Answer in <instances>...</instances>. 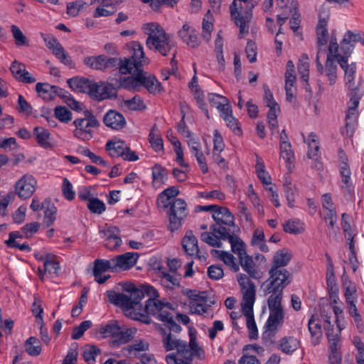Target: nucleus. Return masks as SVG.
Instances as JSON below:
<instances>
[{
    "label": "nucleus",
    "mask_w": 364,
    "mask_h": 364,
    "mask_svg": "<svg viewBox=\"0 0 364 364\" xmlns=\"http://www.w3.org/2000/svg\"><path fill=\"white\" fill-rule=\"evenodd\" d=\"M92 91L91 98L97 101L117 97L115 88L111 84L103 82H95Z\"/></svg>",
    "instance_id": "a211bd4d"
},
{
    "label": "nucleus",
    "mask_w": 364,
    "mask_h": 364,
    "mask_svg": "<svg viewBox=\"0 0 364 364\" xmlns=\"http://www.w3.org/2000/svg\"><path fill=\"white\" fill-rule=\"evenodd\" d=\"M55 116L60 122L67 123L72 119V113L65 107H56L55 108Z\"/></svg>",
    "instance_id": "13d9d810"
},
{
    "label": "nucleus",
    "mask_w": 364,
    "mask_h": 364,
    "mask_svg": "<svg viewBox=\"0 0 364 364\" xmlns=\"http://www.w3.org/2000/svg\"><path fill=\"white\" fill-rule=\"evenodd\" d=\"M140 86L143 85L146 89L152 94H156L161 91V83L157 79L147 73H143V68L141 71Z\"/></svg>",
    "instance_id": "bb28decb"
},
{
    "label": "nucleus",
    "mask_w": 364,
    "mask_h": 364,
    "mask_svg": "<svg viewBox=\"0 0 364 364\" xmlns=\"http://www.w3.org/2000/svg\"><path fill=\"white\" fill-rule=\"evenodd\" d=\"M83 114L84 117L74 120L75 129L73 134L80 139L88 141L92 138L93 132L91 129L98 127L100 122L90 110H85Z\"/></svg>",
    "instance_id": "6e6552de"
},
{
    "label": "nucleus",
    "mask_w": 364,
    "mask_h": 364,
    "mask_svg": "<svg viewBox=\"0 0 364 364\" xmlns=\"http://www.w3.org/2000/svg\"><path fill=\"white\" fill-rule=\"evenodd\" d=\"M269 316L265 323L264 336H274L278 329L284 323V310L281 301L267 300Z\"/></svg>",
    "instance_id": "0eeeda50"
},
{
    "label": "nucleus",
    "mask_w": 364,
    "mask_h": 364,
    "mask_svg": "<svg viewBox=\"0 0 364 364\" xmlns=\"http://www.w3.org/2000/svg\"><path fill=\"white\" fill-rule=\"evenodd\" d=\"M284 231L290 234H299L304 231V223L299 220H289L283 224Z\"/></svg>",
    "instance_id": "a18cd8bd"
},
{
    "label": "nucleus",
    "mask_w": 364,
    "mask_h": 364,
    "mask_svg": "<svg viewBox=\"0 0 364 364\" xmlns=\"http://www.w3.org/2000/svg\"><path fill=\"white\" fill-rule=\"evenodd\" d=\"M298 71L301 75V79L309 85L308 80L309 76V59L306 54H302L298 63Z\"/></svg>",
    "instance_id": "37998d69"
},
{
    "label": "nucleus",
    "mask_w": 364,
    "mask_h": 364,
    "mask_svg": "<svg viewBox=\"0 0 364 364\" xmlns=\"http://www.w3.org/2000/svg\"><path fill=\"white\" fill-rule=\"evenodd\" d=\"M228 241L231 245L232 251L238 256L239 259L247 255L245 245L240 237L234 235Z\"/></svg>",
    "instance_id": "c03bdc74"
},
{
    "label": "nucleus",
    "mask_w": 364,
    "mask_h": 364,
    "mask_svg": "<svg viewBox=\"0 0 364 364\" xmlns=\"http://www.w3.org/2000/svg\"><path fill=\"white\" fill-rule=\"evenodd\" d=\"M222 224L223 223H215L210 227V230L220 237V240H229L234 235L231 234L230 230L223 226Z\"/></svg>",
    "instance_id": "8fccbe9b"
},
{
    "label": "nucleus",
    "mask_w": 364,
    "mask_h": 364,
    "mask_svg": "<svg viewBox=\"0 0 364 364\" xmlns=\"http://www.w3.org/2000/svg\"><path fill=\"white\" fill-rule=\"evenodd\" d=\"M182 41L191 48H196L199 45V40L196 31L191 28L188 23L183 24L178 32Z\"/></svg>",
    "instance_id": "393cba45"
},
{
    "label": "nucleus",
    "mask_w": 364,
    "mask_h": 364,
    "mask_svg": "<svg viewBox=\"0 0 364 364\" xmlns=\"http://www.w3.org/2000/svg\"><path fill=\"white\" fill-rule=\"evenodd\" d=\"M127 48L130 56L128 58H119L117 57L109 58L105 55L86 57L83 63L87 67L105 71L107 70H119L121 74L126 75L129 72L137 70L141 66V61L144 55L142 46L138 41H132L127 44Z\"/></svg>",
    "instance_id": "f257e3e1"
},
{
    "label": "nucleus",
    "mask_w": 364,
    "mask_h": 364,
    "mask_svg": "<svg viewBox=\"0 0 364 364\" xmlns=\"http://www.w3.org/2000/svg\"><path fill=\"white\" fill-rule=\"evenodd\" d=\"M182 293L192 300L189 304L191 313L203 315L208 312L210 304H208L205 291L198 292L196 290L186 289Z\"/></svg>",
    "instance_id": "f8f14e48"
},
{
    "label": "nucleus",
    "mask_w": 364,
    "mask_h": 364,
    "mask_svg": "<svg viewBox=\"0 0 364 364\" xmlns=\"http://www.w3.org/2000/svg\"><path fill=\"white\" fill-rule=\"evenodd\" d=\"M11 32L14 36V38L15 39V42L17 46H21L23 45H28V41L26 39V37L23 35L22 31L20 30V28L15 26H11Z\"/></svg>",
    "instance_id": "052dcab7"
},
{
    "label": "nucleus",
    "mask_w": 364,
    "mask_h": 364,
    "mask_svg": "<svg viewBox=\"0 0 364 364\" xmlns=\"http://www.w3.org/2000/svg\"><path fill=\"white\" fill-rule=\"evenodd\" d=\"M144 29L148 35L146 45L149 49L163 56L169 55L176 49V42L172 36L166 33L159 23H146L144 26Z\"/></svg>",
    "instance_id": "20e7f679"
},
{
    "label": "nucleus",
    "mask_w": 364,
    "mask_h": 364,
    "mask_svg": "<svg viewBox=\"0 0 364 364\" xmlns=\"http://www.w3.org/2000/svg\"><path fill=\"white\" fill-rule=\"evenodd\" d=\"M357 42L364 46V33L348 31L341 41L340 46L338 45L339 52L350 55L354 48V43Z\"/></svg>",
    "instance_id": "f3484780"
},
{
    "label": "nucleus",
    "mask_w": 364,
    "mask_h": 364,
    "mask_svg": "<svg viewBox=\"0 0 364 364\" xmlns=\"http://www.w3.org/2000/svg\"><path fill=\"white\" fill-rule=\"evenodd\" d=\"M152 178L154 184L164 183L167 180V171L159 164H156L152 168Z\"/></svg>",
    "instance_id": "de8ad7c7"
},
{
    "label": "nucleus",
    "mask_w": 364,
    "mask_h": 364,
    "mask_svg": "<svg viewBox=\"0 0 364 364\" xmlns=\"http://www.w3.org/2000/svg\"><path fill=\"white\" fill-rule=\"evenodd\" d=\"M300 346V341L294 336H285L279 342L278 348L285 354L290 355Z\"/></svg>",
    "instance_id": "c756f323"
},
{
    "label": "nucleus",
    "mask_w": 364,
    "mask_h": 364,
    "mask_svg": "<svg viewBox=\"0 0 364 364\" xmlns=\"http://www.w3.org/2000/svg\"><path fill=\"white\" fill-rule=\"evenodd\" d=\"M17 109L20 113H26L27 115H29L32 112L31 105L21 95H18V97Z\"/></svg>",
    "instance_id": "774afa93"
},
{
    "label": "nucleus",
    "mask_w": 364,
    "mask_h": 364,
    "mask_svg": "<svg viewBox=\"0 0 364 364\" xmlns=\"http://www.w3.org/2000/svg\"><path fill=\"white\" fill-rule=\"evenodd\" d=\"M291 259V253L284 250H278L273 257L270 269H285L284 267L289 264Z\"/></svg>",
    "instance_id": "2f4dec72"
},
{
    "label": "nucleus",
    "mask_w": 364,
    "mask_h": 364,
    "mask_svg": "<svg viewBox=\"0 0 364 364\" xmlns=\"http://www.w3.org/2000/svg\"><path fill=\"white\" fill-rule=\"evenodd\" d=\"M182 342L181 340L173 339L171 333H168L163 339L164 346L167 351L176 349Z\"/></svg>",
    "instance_id": "338daca9"
},
{
    "label": "nucleus",
    "mask_w": 364,
    "mask_h": 364,
    "mask_svg": "<svg viewBox=\"0 0 364 364\" xmlns=\"http://www.w3.org/2000/svg\"><path fill=\"white\" fill-rule=\"evenodd\" d=\"M10 70L14 77L18 81L23 72L26 70V65L15 60L11 65Z\"/></svg>",
    "instance_id": "e2e57ef3"
},
{
    "label": "nucleus",
    "mask_w": 364,
    "mask_h": 364,
    "mask_svg": "<svg viewBox=\"0 0 364 364\" xmlns=\"http://www.w3.org/2000/svg\"><path fill=\"white\" fill-rule=\"evenodd\" d=\"M350 55L341 53V58H338V64L345 72L346 85L350 90H356L360 86V80L355 82V74L356 73V64L348 63V59Z\"/></svg>",
    "instance_id": "ddd939ff"
},
{
    "label": "nucleus",
    "mask_w": 364,
    "mask_h": 364,
    "mask_svg": "<svg viewBox=\"0 0 364 364\" xmlns=\"http://www.w3.org/2000/svg\"><path fill=\"white\" fill-rule=\"evenodd\" d=\"M309 151L307 153V156L309 158L311 159L316 156H317L319 146L318 142L316 139V134L314 133H311L309 136Z\"/></svg>",
    "instance_id": "680f3d73"
},
{
    "label": "nucleus",
    "mask_w": 364,
    "mask_h": 364,
    "mask_svg": "<svg viewBox=\"0 0 364 364\" xmlns=\"http://www.w3.org/2000/svg\"><path fill=\"white\" fill-rule=\"evenodd\" d=\"M186 203L182 198L173 199L167 212L168 217V229L173 232L178 230L187 216Z\"/></svg>",
    "instance_id": "9b49d317"
},
{
    "label": "nucleus",
    "mask_w": 364,
    "mask_h": 364,
    "mask_svg": "<svg viewBox=\"0 0 364 364\" xmlns=\"http://www.w3.org/2000/svg\"><path fill=\"white\" fill-rule=\"evenodd\" d=\"M69 87L75 92L89 94L91 97L92 85L95 83L86 78L73 77L67 81Z\"/></svg>",
    "instance_id": "b1692460"
},
{
    "label": "nucleus",
    "mask_w": 364,
    "mask_h": 364,
    "mask_svg": "<svg viewBox=\"0 0 364 364\" xmlns=\"http://www.w3.org/2000/svg\"><path fill=\"white\" fill-rule=\"evenodd\" d=\"M105 149L111 157H122L127 150V146L124 141L110 140L107 142Z\"/></svg>",
    "instance_id": "c85d7f7f"
},
{
    "label": "nucleus",
    "mask_w": 364,
    "mask_h": 364,
    "mask_svg": "<svg viewBox=\"0 0 364 364\" xmlns=\"http://www.w3.org/2000/svg\"><path fill=\"white\" fill-rule=\"evenodd\" d=\"M44 219L43 223L46 227L52 225L56 218L57 208L50 199L43 200Z\"/></svg>",
    "instance_id": "72a5a7b5"
},
{
    "label": "nucleus",
    "mask_w": 364,
    "mask_h": 364,
    "mask_svg": "<svg viewBox=\"0 0 364 364\" xmlns=\"http://www.w3.org/2000/svg\"><path fill=\"white\" fill-rule=\"evenodd\" d=\"M139 256L136 252H126L112 259L114 270L130 269L136 264Z\"/></svg>",
    "instance_id": "412c9836"
},
{
    "label": "nucleus",
    "mask_w": 364,
    "mask_h": 364,
    "mask_svg": "<svg viewBox=\"0 0 364 364\" xmlns=\"http://www.w3.org/2000/svg\"><path fill=\"white\" fill-rule=\"evenodd\" d=\"M62 191L64 197L68 200H72L74 199L75 196V193L73 190V186L71 183L67 178L63 179V183L62 185Z\"/></svg>",
    "instance_id": "69168bd1"
},
{
    "label": "nucleus",
    "mask_w": 364,
    "mask_h": 364,
    "mask_svg": "<svg viewBox=\"0 0 364 364\" xmlns=\"http://www.w3.org/2000/svg\"><path fill=\"white\" fill-rule=\"evenodd\" d=\"M101 237L105 240V241L110 240H116L115 245H121L122 239L120 237V231L115 226H106L103 230L100 231Z\"/></svg>",
    "instance_id": "c9c22d12"
},
{
    "label": "nucleus",
    "mask_w": 364,
    "mask_h": 364,
    "mask_svg": "<svg viewBox=\"0 0 364 364\" xmlns=\"http://www.w3.org/2000/svg\"><path fill=\"white\" fill-rule=\"evenodd\" d=\"M182 246L184 251L188 255L193 256L199 253L198 240L193 235L191 230L188 231L183 238Z\"/></svg>",
    "instance_id": "cd10ccee"
},
{
    "label": "nucleus",
    "mask_w": 364,
    "mask_h": 364,
    "mask_svg": "<svg viewBox=\"0 0 364 364\" xmlns=\"http://www.w3.org/2000/svg\"><path fill=\"white\" fill-rule=\"evenodd\" d=\"M105 124L114 130L122 129L126 126V119L122 114L114 109H109L103 117Z\"/></svg>",
    "instance_id": "4be33fe9"
},
{
    "label": "nucleus",
    "mask_w": 364,
    "mask_h": 364,
    "mask_svg": "<svg viewBox=\"0 0 364 364\" xmlns=\"http://www.w3.org/2000/svg\"><path fill=\"white\" fill-rule=\"evenodd\" d=\"M100 332L105 338H112L113 345L119 346L130 341L134 338L136 330L135 328L122 330L117 323H109L101 328Z\"/></svg>",
    "instance_id": "9d476101"
},
{
    "label": "nucleus",
    "mask_w": 364,
    "mask_h": 364,
    "mask_svg": "<svg viewBox=\"0 0 364 364\" xmlns=\"http://www.w3.org/2000/svg\"><path fill=\"white\" fill-rule=\"evenodd\" d=\"M164 309H171V304L164 299L159 300L151 298L147 299L144 306L140 305L137 308L126 311L125 314L133 320L149 324L151 320L149 315L151 314L155 316Z\"/></svg>",
    "instance_id": "423d86ee"
},
{
    "label": "nucleus",
    "mask_w": 364,
    "mask_h": 364,
    "mask_svg": "<svg viewBox=\"0 0 364 364\" xmlns=\"http://www.w3.org/2000/svg\"><path fill=\"white\" fill-rule=\"evenodd\" d=\"M109 270L111 272L115 271L112 259H96L94 262V267L92 269L95 280L99 284H104L110 277V276L109 274L102 276V274Z\"/></svg>",
    "instance_id": "6ab92c4d"
},
{
    "label": "nucleus",
    "mask_w": 364,
    "mask_h": 364,
    "mask_svg": "<svg viewBox=\"0 0 364 364\" xmlns=\"http://www.w3.org/2000/svg\"><path fill=\"white\" fill-rule=\"evenodd\" d=\"M177 352L174 353L177 355V357L180 358L186 361H192L193 360V352L190 350V348L188 346L186 342L183 341L179 346L176 348Z\"/></svg>",
    "instance_id": "864d4df0"
},
{
    "label": "nucleus",
    "mask_w": 364,
    "mask_h": 364,
    "mask_svg": "<svg viewBox=\"0 0 364 364\" xmlns=\"http://www.w3.org/2000/svg\"><path fill=\"white\" fill-rule=\"evenodd\" d=\"M160 284L162 287L168 289H174L180 287V279L174 275V273L161 271L159 273Z\"/></svg>",
    "instance_id": "7c9ffc66"
},
{
    "label": "nucleus",
    "mask_w": 364,
    "mask_h": 364,
    "mask_svg": "<svg viewBox=\"0 0 364 364\" xmlns=\"http://www.w3.org/2000/svg\"><path fill=\"white\" fill-rule=\"evenodd\" d=\"M350 100L348 102V108L346 114V126L347 129H353L354 124L356 122L358 117L357 108L359 105V101L362 95L359 90V87L356 90H350Z\"/></svg>",
    "instance_id": "dca6fc26"
},
{
    "label": "nucleus",
    "mask_w": 364,
    "mask_h": 364,
    "mask_svg": "<svg viewBox=\"0 0 364 364\" xmlns=\"http://www.w3.org/2000/svg\"><path fill=\"white\" fill-rule=\"evenodd\" d=\"M237 280L242 293V309L247 318V327L249 330L250 339H255L258 336V331L253 315V305L255 301L256 287L245 274H238Z\"/></svg>",
    "instance_id": "7ed1b4c3"
},
{
    "label": "nucleus",
    "mask_w": 364,
    "mask_h": 364,
    "mask_svg": "<svg viewBox=\"0 0 364 364\" xmlns=\"http://www.w3.org/2000/svg\"><path fill=\"white\" fill-rule=\"evenodd\" d=\"M43 266L45 267V271H48L50 274H53L55 276L58 275L60 267L55 255L48 253L46 254V260Z\"/></svg>",
    "instance_id": "a19ab883"
},
{
    "label": "nucleus",
    "mask_w": 364,
    "mask_h": 364,
    "mask_svg": "<svg viewBox=\"0 0 364 364\" xmlns=\"http://www.w3.org/2000/svg\"><path fill=\"white\" fill-rule=\"evenodd\" d=\"M247 6V3L242 4V8H239L238 10L239 16H230L235 25L240 28L239 38H242L243 35L248 33L249 23L252 17V11L255 6L249 8Z\"/></svg>",
    "instance_id": "4468645a"
},
{
    "label": "nucleus",
    "mask_w": 364,
    "mask_h": 364,
    "mask_svg": "<svg viewBox=\"0 0 364 364\" xmlns=\"http://www.w3.org/2000/svg\"><path fill=\"white\" fill-rule=\"evenodd\" d=\"M88 209L93 213L101 214L105 210V203L97 198H91L87 203Z\"/></svg>",
    "instance_id": "4d7b16f0"
},
{
    "label": "nucleus",
    "mask_w": 364,
    "mask_h": 364,
    "mask_svg": "<svg viewBox=\"0 0 364 364\" xmlns=\"http://www.w3.org/2000/svg\"><path fill=\"white\" fill-rule=\"evenodd\" d=\"M100 353V349L95 346H86L84 349L82 357L84 360L90 363L91 361L94 362L95 360V357Z\"/></svg>",
    "instance_id": "bf43d9fd"
},
{
    "label": "nucleus",
    "mask_w": 364,
    "mask_h": 364,
    "mask_svg": "<svg viewBox=\"0 0 364 364\" xmlns=\"http://www.w3.org/2000/svg\"><path fill=\"white\" fill-rule=\"evenodd\" d=\"M126 291L129 292V295L116 293L114 291H107L109 301L121 307L125 312L141 305L140 301L145 294L149 297V299H156L159 297L157 289L149 284H143L140 289L136 288L134 284H129Z\"/></svg>",
    "instance_id": "f03ea898"
},
{
    "label": "nucleus",
    "mask_w": 364,
    "mask_h": 364,
    "mask_svg": "<svg viewBox=\"0 0 364 364\" xmlns=\"http://www.w3.org/2000/svg\"><path fill=\"white\" fill-rule=\"evenodd\" d=\"M326 27L327 20L320 18L316 26L317 43L319 47L325 46L327 43L328 32Z\"/></svg>",
    "instance_id": "79ce46f5"
},
{
    "label": "nucleus",
    "mask_w": 364,
    "mask_h": 364,
    "mask_svg": "<svg viewBox=\"0 0 364 364\" xmlns=\"http://www.w3.org/2000/svg\"><path fill=\"white\" fill-rule=\"evenodd\" d=\"M280 157L286 162L287 168L291 170V164L294 160V154L290 143L279 144Z\"/></svg>",
    "instance_id": "e433bc0d"
},
{
    "label": "nucleus",
    "mask_w": 364,
    "mask_h": 364,
    "mask_svg": "<svg viewBox=\"0 0 364 364\" xmlns=\"http://www.w3.org/2000/svg\"><path fill=\"white\" fill-rule=\"evenodd\" d=\"M149 141L155 151H164L163 139L156 124H154L149 132Z\"/></svg>",
    "instance_id": "f704fd0d"
},
{
    "label": "nucleus",
    "mask_w": 364,
    "mask_h": 364,
    "mask_svg": "<svg viewBox=\"0 0 364 364\" xmlns=\"http://www.w3.org/2000/svg\"><path fill=\"white\" fill-rule=\"evenodd\" d=\"M325 323L327 324L325 326V330L326 331L328 343H341V339L338 335L340 333H334V329L333 326L331 324L329 318L326 319Z\"/></svg>",
    "instance_id": "0e129e2a"
},
{
    "label": "nucleus",
    "mask_w": 364,
    "mask_h": 364,
    "mask_svg": "<svg viewBox=\"0 0 364 364\" xmlns=\"http://www.w3.org/2000/svg\"><path fill=\"white\" fill-rule=\"evenodd\" d=\"M308 329L311 334L312 345L314 346H317L321 342L322 331L320 323L314 319V316L309 320Z\"/></svg>",
    "instance_id": "473e14b6"
},
{
    "label": "nucleus",
    "mask_w": 364,
    "mask_h": 364,
    "mask_svg": "<svg viewBox=\"0 0 364 364\" xmlns=\"http://www.w3.org/2000/svg\"><path fill=\"white\" fill-rule=\"evenodd\" d=\"M124 105L130 110H143L146 109L141 97L139 95H134L132 99L124 100Z\"/></svg>",
    "instance_id": "3c124183"
},
{
    "label": "nucleus",
    "mask_w": 364,
    "mask_h": 364,
    "mask_svg": "<svg viewBox=\"0 0 364 364\" xmlns=\"http://www.w3.org/2000/svg\"><path fill=\"white\" fill-rule=\"evenodd\" d=\"M339 58L341 53L336 38L331 37L323 73L326 76L330 85H333L336 82L338 68L336 61L338 63Z\"/></svg>",
    "instance_id": "1a4fd4ad"
},
{
    "label": "nucleus",
    "mask_w": 364,
    "mask_h": 364,
    "mask_svg": "<svg viewBox=\"0 0 364 364\" xmlns=\"http://www.w3.org/2000/svg\"><path fill=\"white\" fill-rule=\"evenodd\" d=\"M259 2V0H233L232 3L230 6V16H239L238 10L239 8H242V4L247 3V7L255 6Z\"/></svg>",
    "instance_id": "603ef678"
},
{
    "label": "nucleus",
    "mask_w": 364,
    "mask_h": 364,
    "mask_svg": "<svg viewBox=\"0 0 364 364\" xmlns=\"http://www.w3.org/2000/svg\"><path fill=\"white\" fill-rule=\"evenodd\" d=\"M24 348L26 352L31 356H37L41 353V341L36 337L28 338L24 343Z\"/></svg>",
    "instance_id": "ea45409f"
},
{
    "label": "nucleus",
    "mask_w": 364,
    "mask_h": 364,
    "mask_svg": "<svg viewBox=\"0 0 364 364\" xmlns=\"http://www.w3.org/2000/svg\"><path fill=\"white\" fill-rule=\"evenodd\" d=\"M55 86L48 83L38 82L36 85V90L44 100H52L55 98Z\"/></svg>",
    "instance_id": "58836bf2"
},
{
    "label": "nucleus",
    "mask_w": 364,
    "mask_h": 364,
    "mask_svg": "<svg viewBox=\"0 0 364 364\" xmlns=\"http://www.w3.org/2000/svg\"><path fill=\"white\" fill-rule=\"evenodd\" d=\"M269 278L263 283L265 294H270L267 300L281 301L283 290L291 282V274L287 269H269Z\"/></svg>",
    "instance_id": "39448f33"
},
{
    "label": "nucleus",
    "mask_w": 364,
    "mask_h": 364,
    "mask_svg": "<svg viewBox=\"0 0 364 364\" xmlns=\"http://www.w3.org/2000/svg\"><path fill=\"white\" fill-rule=\"evenodd\" d=\"M240 264L242 269L247 274V277L250 280V277L255 279H259L262 277V272L258 268L252 257L248 255L239 259ZM246 276V274H245Z\"/></svg>",
    "instance_id": "5701e85b"
},
{
    "label": "nucleus",
    "mask_w": 364,
    "mask_h": 364,
    "mask_svg": "<svg viewBox=\"0 0 364 364\" xmlns=\"http://www.w3.org/2000/svg\"><path fill=\"white\" fill-rule=\"evenodd\" d=\"M36 181L31 174H25L15 184V192L21 199L30 198L36 191Z\"/></svg>",
    "instance_id": "2eb2a0df"
},
{
    "label": "nucleus",
    "mask_w": 364,
    "mask_h": 364,
    "mask_svg": "<svg viewBox=\"0 0 364 364\" xmlns=\"http://www.w3.org/2000/svg\"><path fill=\"white\" fill-rule=\"evenodd\" d=\"M141 61V66L140 68L133 72H129V74L134 75L135 77L129 76L127 77H124L121 79L120 80V87L129 90H134V91H138L139 87H140V77H141V68H143L144 63H146V58H145V55L144 54L141 59H139ZM128 74V73H127Z\"/></svg>",
    "instance_id": "aec40b11"
},
{
    "label": "nucleus",
    "mask_w": 364,
    "mask_h": 364,
    "mask_svg": "<svg viewBox=\"0 0 364 364\" xmlns=\"http://www.w3.org/2000/svg\"><path fill=\"white\" fill-rule=\"evenodd\" d=\"M212 218L215 223H223L229 227L235 226V217L225 207L218 205L216 210L212 213Z\"/></svg>",
    "instance_id": "a878e982"
},
{
    "label": "nucleus",
    "mask_w": 364,
    "mask_h": 364,
    "mask_svg": "<svg viewBox=\"0 0 364 364\" xmlns=\"http://www.w3.org/2000/svg\"><path fill=\"white\" fill-rule=\"evenodd\" d=\"M284 192L288 203V206L289 208H293L294 206V203L295 200V186L291 184L290 182H286L284 184Z\"/></svg>",
    "instance_id": "6e6d98bb"
},
{
    "label": "nucleus",
    "mask_w": 364,
    "mask_h": 364,
    "mask_svg": "<svg viewBox=\"0 0 364 364\" xmlns=\"http://www.w3.org/2000/svg\"><path fill=\"white\" fill-rule=\"evenodd\" d=\"M212 252L217 254L218 257L223 260L226 265L229 266L233 272H237L239 270V266L235 263V257L232 254L225 251L216 250H213Z\"/></svg>",
    "instance_id": "49530a36"
},
{
    "label": "nucleus",
    "mask_w": 364,
    "mask_h": 364,
    "mask_svg": "<svg viewBox=\"0 0 364 364\" xmlns=\"http://www.w3.org/2000/svg\"><path fill=\"white\" fill-rule=\"evenodd\" d=\"M92 326L90 321H84L79 326H75L73 330L71 338L73 340L80 338L84 333Z\"/></svg>",
    "instance_id": "5fc2aeb1"
},
{
    "label": "nucleus",
    "mask_w": 364,
    "mask_h": 364,
    "mask_svg": "<svg viewBox=\"0 0 364 364\" xmlns=\"http://www.w3.org/2000/svg\"><path fill=\"white\" fill-rule=\"evenodd\" d=\"M33 134L41 146L43 148L50 147L51 144L50 142V133L48 130L42 127H36L33 129Z\"/></svg>",
    "instance_id": "4c0bfd02"
},
{
    "label": "nucleus",
    "mask_w": 364,
    "mask_h": 364,
    "mask_svg": "<svg viewBox=\"0 0 364 364\" xmlns=\"http://www.w3.org/2000/svg\"><path fill=\"white\" fill-rule=\"evenodd\" d=\"M200 240L214 247H221L222 242L220 237L212 230L210 232H204L200 234Z\"/></svg>",
    "instance_id": "09e8293b"
}]
</instances>
